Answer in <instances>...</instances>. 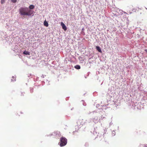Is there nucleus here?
<instances>
[{
  "instance_id": "nucleus-9",
  "label": "nucleus",
  "mask_w": 147,
  "mask_h": 147,
  "mask_svg": "<svg viewBox=\"0 0 147 147\" xmlns=\"http://www.w3.org/2000/svg\"><path fill=\"white\" fill-rule=\"evenodd\" d=\"M11 81H14L16 80V77L13 76L11 79Z\"/></svg>"
},
{
  "instance_id": "nucleus-12",
  "label": "nucleus",
  "mask_w": 147,
  "mask_h": 147,
  "mask_svg": "<svg viewBox=\"0 0 147 147\" xmlns=\"http://www.w3.org/2000/svg\"><path fill=\"white\" fill-rule=\"evenodd\" d=\"M11 1L13 3H15L16 2L17 0H11Z\"/></svg>"
},
{
  "instance_id": "nucleus-5",
  "label": "nucleus",
  "mask_w": 147,
  "mask_h": 147,
  "mask_svg": "<svg viewBox=\"0 0 147 147\" xmlns=\"http://www.w3.org/2000/svg\"><path fill=\"white\" fill-rule=\"evenodd\" d=\"M44 25L45 26L48 27L49 26L48 22L45 20L44 22Z\"/></svg>"
},
{
  "instance_id": "nucleus-4",
  "label": "nucleus",
  "mask_w": 147,
  "mask_h": 147,
  "mask_svg": "<svg viewBox=\"0 0 147 147\" xmlns=\"http://www.w3.org/2000/svg\"><path fill=\"white\" fill-rule=\"evenodd\" d=\"M96 49L100 53H102V51L99 47L96 46Z\"/></svg>"
},
{
  "instance_id": "nucleus-13",
  "label": "nucleus",
  "mask_w": 147,
  "mask_h": 147,
  "mask_svg": "<svg viewBox=\"0 0 147 147\" xmlns=\"http://www.w3.org/2000/svg\"><path fill=\"white\" fill-rule=\"evenodd\" d=\"M145 51L147 53V49H145Z\"/></svg>"
},
{
  "instance_id": "nucleus-6",
  "label": "nucleus",
  "mask_w": 147,
  "mask_h": 147,
  "mask_svg": "<svg viewBox=\"0 0 147 147\" xmlns=\"http://www.w3.org/2000/svg\"><path fill=\"white\" fill-rule=\"evenodd\" d=\"M34 8V6L32 5H30L29 6V8L30 9H33Z\"/></svg>"
},
{
  "instance_id": "nucleus-1",
  "label": "nucleus",
  "mask_w": 147,
  "mask_h": 147,
  "mask_svg": "<svg viewBox=\"0 0 147 147\" xmlns=\"http://www.w3.org/2000/svg\"><path fill=\"white\" fill-rule=\"evenodd\" d=\"M19 13L22 16H30L32 14V11L29 9L27 7L20 8L19 9Z\"/></svg>"
},
{
  "instance_id": "nucleus-10",
  "label": "nucleus",
  "mask_w": 147,
  "mask_h": 147,
  "mask_svg": "<svg viewBox=\"0 0 147 147\" xmlns=\"http://www.w3.org/2000/svg\"><path fill=\"white\" fill-rule=\"evenodd\" d=\"M5 0H1V3L2 4H3L5 2Z\"/></svg>"
},
{
  "instance_id": "nucleus-2",
  "label": "nucleus",
  "mask_w": 147,
  "mask_h": 147,
  "mask_svg": "<svg viewBox=\"0 0 147 147\" xmlns=\"http://www.w3.org/2000/svg\"><path fill=\"white\" fill-rule=\"evenodd\" d=\"M61 142L60 144V146H63L65 145L67 143V139L65 137H61L60 139Z\"/></svg>"
},
{
  "instance_id": "nucleus-8",
  "label": "nucleus",
  "mask_w": 147,
  "mask_h": 147,
  "mask_svg": "<svg viewBox=\"0 0 147 147\" xmlns=\"http://www.w3.org/2000/svg\"><path fill=\"white\" fill-rule=\"evenodd\" d=\"M23 54L26 55H30L29 52L26 51H25L23 52Z\"/></svg>"
},
{
  "instance_id": "nucleus-7",
  "label": "nucleus",
  "mask_w": 147,
  "mask_h": 147,
  "mask_svg": "<svg viewBox=\"0 0 147 147\" xmlns=\"http://www.w3.org/2000/svg\"><path fill=\"white\" fill-rule=\"evenodd\" d=\"M74 67L77 69H79L80 68V66L78 65H76Z\"/></svg>"
},
{
  "instance_id": "nucleus-11",
  "label": "nucleus",
  "mask_w": 147,
  "mask_h": 147,
  "mask_svg": "<svg viewBox=\"0 0 147 147\" xmlns=\"http://www.w3.org/2000/svg\"><path fill=\"white\" fill-rule=\"evenodd\" d=\"M24 92H21V96H24Z\"/></svg>"
},
{
  "instance_id": "nucleus-3",
  "label": "nucleus",
  "mask_w": 147,
  "mask_h": 147,
  "mask_svg": "<svg viewBox=\"0 0 147 147\" xmlns=\"http://www.w3.org/2000/svg\"><path fill=\"white\" fill-rule=\"evenodd\" d=\"M61 26H62V28L65 31H66L67 29V27L65 24L63 22H61Z\"/></svg>"
}]
</instances>
